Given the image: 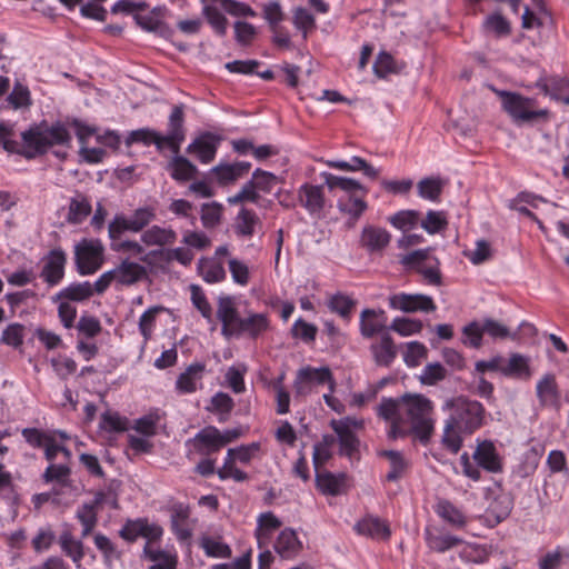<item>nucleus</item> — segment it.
<instances>
[{
	"mask_svg": "<svg viewBox=\"0 0 569 569\" xmlns=\"http://www.w3.org/2000/svg\"><path fill=\"white\" fill-rule=\"evenodd\" d=\"M376 412L389 423L390 439L413 436L427 445L435 431L433 403L420 393H405L399 398L383 397Z\"/></svg>",
	"mask_w": 569,
	"mask_h": 569,
	"instance_id": "nucleus-1",
	"label": "nucleus"
},
{
	"mask_svg": "<svg viewBox=\"0 0 569 569\" xmlns=\"http://www.w3.org/2000/svg\"><path fill=\"white\" fill-rule=\"evenodd\" d=\"M21 139L22 150L20 153L26 159L43 156L51 149L57 158L66 159L67 152L54 148L69 149L72 143V136L62 121H56L52 124H48L47 121L36 123L21 133Z\"/></svg>",
	"mask_w": 569,
	"mask_h": 569,
	"instance_id": "nucleus-2",
	"label": "nucleus"
},
{
	"mask_svg": "<svg viewBox=\"0 0 569 569\" xmlns=\"http://www.w3.org/2000/svg\"><path fill=\"white\" fill-rule=\"evenodd\" d=\"M500 98L502 110L511 121L518 126L533 124L546 121L549 117L548 109H537V101L516 91L493 90Z\"/></svg>",
	"mask_w": 569,
	"mask_h": 569,
	"instance_id": "nucleus-3",
	"label": "nucleus"
},
{
	"mask_svg": "<svg viewBox=\"0 0 569 569\" xmlns=\"http://www.w3.org/2000/svg\"><path fill=\"white\" fill-rule=\"evenodd\" d=\"M443 410L449 411L447 421L465 435L473 433L482 427L485 421L486 409L482 403L463 396L448 400Z\"/></svg>",
	"mask_w": 569,
	"mask_h": 569,
	"instance_id": "nucleus-4",
	"label": "nucleus"
},
{
	"mask_svg": "<svg viewBox=\"0 0 569 569\" xmlns=\"http://www.w3.org/2000/svg\"><path fill=\"white\" fill-rule=\"evenodd\" d=\"M327 385L328 389L336 391V379L329 367H301L293 381L295 396L307 397L312 393L315 387Z\"/></svg>",
	"mask_w": 569,
	"mask_h": 569,
	"instance_id": "nucleus-5",
	"label": "nucleus"
},
{
	"mask_svg": "<svg viewBox=\"0 0 569 569\" xmlns=\"http://www.w3.org/2000/svg\"><path fill=\"white\" fill-rule=\"evenodd\" d=\"M363 426V419L351 416L330 421V427L338 437L341 455L352 458L358 451L360 441L355 431L362 429Z\"/></svg>",
	"mask_w": 569,
	"mask_h": 569,
	"instance_id": "nucleus-6",
	"label": "nucleus"
},
{
	"mask_svg": "<svg viewBox=\"0 0 569 569\" xmlns=\"http://www.w3.org/2000/svg\"><path fill=\"white\" fill-rule=\"evenodd\" d=\"M103 246L99 240L80 241L74 249L77 270L81 276L96 273L103 264Z\"/></svg>",
	"mask_w": 569,
	"mask_h": 569,
	"instance_id": "nucleus-7",
	"label": "nucleus"
},
{
	"mask_svg": "<svg viewBox=\"0 0 569 569\" xmlns=\"http://www.w3.org/2000/svg\"><path fill=\"white\" fill-rule=\"evenodd\" d=\"M163 532L159 523L151 522L148 518H137L128 519L119 530V536L130 543L138 538L146 539V543H157L161 541Z\"/></svg>",
	"mask_w": 569,
	"mask_h": 569,
	"instance_id": "nucleus-8",
	"label": "nucleus"
},
{
	"mask_svg": "<svg viewBox=\"0 0 569 569\" xmlns=\"http://www.w3.org/2000/svg\"><path fill=\"white\" fill-rule=\"evenodd\" d=\"M229 256V246L222 244L216 248L212 257L200 258L197 263V269L200 277L207 283H219L224 281L227 278V272L224 270L222 259Z\"/></svg>",
	"mask_w": 569,
	"mask_h": 569,
	"instance_id": "nucleus-9",
	"label": "nucleus"
},
{
	"mask_svg": "<svg viewBox=\"0 0 569 569\" xmlns=\"http://www.w3.org/2000/svg\"><path fill=\"white\" fill-rule=\"evenodd\" d=\"M40 278L48 287L58 286L64 278L67 253L61 248L51 249L42 259Z\"/></svg>",
	"mask_w": 569,
	"mask_h": 569,
	"instance_id": "nucleus-10",
	"label": "nucleus"
},
{
	"mask_svg": "<svg viewBox=\"0 0 569 569\" xmlns=\"http://www.w3.org/2000/svg\"><path fill=\"white\" fill-rule=\"evenodd\" d=\"M217 318L221 322V335L226 338L233 337L242 319L234 297L228 295L218 297Z\"/></svg>",
	"mask_w": 569,
	"mask_h": 569,
	"instance_id": "nucleus-11",
	"label": "nucleus"
},
{
	"mask_svg": "<svg viewBox=\"0 0 569 569\" xmlns=\"http://www.w3.org/2000/svg\"><path fill=\"white\" fill-rule=\"evenodd\" d=\"M389 307L402 312H431L437 309L433 299L427 295L395 293L388 299Z\"/></svg>",
	"mask_w": 569,
	"mask_h": 569,
	"instance_id": "nucleus-12",
	"label": "nucleus"
},
{
	"mask_svg": "<svg viewBox=\"0 0 569 569\" xmlns=\"http://www.w3.org/2000/svg\"><path fill=\"white\" fill-rule=\"evenodd\" d=\"M170 530L179 543H190L192 538V525L190 521L191 509L182 502L173 503L170 509Z\"/></svg>",
	"mask_w": 569,
	"mask_h": 569,
	"instance_id": "nucleus-13",
	"label": "nucleus"
},
{
	"mask_svg": "<svg viewBox=\"0 0 569 569\" xmlns=\"http://www.w3.org/2000/svg\"><path fill=\"white\" fill-rule=\"evenodd\" d=\"M206 365L192 362L180 372L174 382V391L179 396L191 395L202 389Z\"/></svg>",
	"mask_w": 569,
	"mask_h": 569,
	"instance_id": "nucleus-14",
	"label": "nucleus"
},
{
	"mask_svg": "<svg viewBox=\"0 0 569 569\" xmlns=\"http://www.w3.org/2000/svg\"><path fill=\"white\" fill-rule=\"evenodd\" d=\"M298 200L300 206L312 217H320L327 206L323 186L303 183L299 187Z\"/></svg>",
	"mask_w": 569,
	"mask_h": 569,
	"instance_id": "nucleus-15",
	"label": "nucleus"
},
{
	"mask_svg": "<svg viewBox=\"0 0 569 569\" xmlns=\"http://www.w3.org/2000/svg\"><path fill=\"white\" fill-rule=\"evenodd\" d=\"M220 142L221 138L219 136L203 132L187 147V152L200 163L208 164L214 160Z\"/></svg>",
	"mask_w": 569,
	"mask_h": 569,
	"instance_id": "nucleus-16",
	"label": "nucleus"
},
{
	"mask_svg": "<svg viewBox=\"0 0 569 569\" xmlns=\"http://www.w3.org/2000/svg\"><path fill=\"white\" fill-rule=\"evenodd\" d=\"M106 493L98 491L93 499L78 507L76 518L81 523V538H87L98 523L99 508L106 501Z\"/></svg>",
	"mask_w": 569,
	"mask_h": 569,
	"instance_id": "nucleus-17",
	"label": "nucleus"
},
{
	"mask_svg": "<svg viewBox=\"0 0 569 569\" xmlns=\"http://www.w3.org/2000/svg\"><path fill=\"white\" fill-rule=\"evenodd\" d=\"M184 138L183 110L176 106L169 116L168 132L164 136L161 134V139L164 148H168L172 153H179Z\"/></svg>",
	"mask_w": 569,
	"mask_h": 569,
	"instance_id": "nucleus-18",
	"label": "nucleus"
},
{
	"mask_svg": "<svg viewBox=\"0 0 569 569\" xmlns=\"http://www.w3.org/2000/svg\"><path fill=\"white\" fill-rule=\"evenodd\" d=\"M142 558L152 562L148 569H177L178 553L174 548L154 547V543H144L142 548Z\"/></svg>",
	"mask_w": 569,
	"mask_h": 569,
	"instance_id": "nucleus-19",
	"label": "nucleus"
},
{
	"mask_svg": "<svg viewBox=\"0 0 569 569\" xmlns=\"http://www.w3.org/2000/svg\"><path fill=\"white\" fill-rule=\"evenodd\" d=\"M478 467L488 472L497 473L502 470V460L495 443L490 440H483L477 445L472 455Z\"/></svg>",
	"mask_w": 569,
	"mask_h": 569,
	"instance_id": "nucleus-20",
	"label": "nucleus"
},
{
	"mask_svg": "<svg viewBox=\"0 0 569 569\" xmlns=\"http://www.w3.org/2000/svg\"><path fill=\"white\" fill-rule=\"evenodd\" d=\"M251 163L238 161L234 163L219 162L210 169V174L214 177L220 186H228L243 178L250 170Z\"/></svg>",
	"mask_w": 569,
	"mask_h": 569,
	"instance_id": "nucleus-21",
	"label": "nucleus"
},
{
	"mask_svg": "<svg viewBox=\"0 0 569 569\" xmlns=\"http://www.w3.org/2000/svg\"><path fill=\"white\" fill-rule=\"evenodd\" d=\"M387 313L382 309H365L360 315V333L363 338L387 333Z\"/></svg>",
	"mask_w": 569,
	"mask_h": 569,
	"instance_id": "nucleus-22",
	"label": "nucleus"
},
{
	"mask_svg": "<svg viewBox=\"0 0 569 569\" xmlns=\"http://www.w3.org/2000/svg\"><path fill=\"white\" fill-rule=\"evenodd\" d=\"M355 531L371 539L387 540L391 536L389 523L379 517L368 515L357 521Z\"/></svg>",
	"mask_w": 569,
	"mask_h": 569,
	"instance_id": "nucleus-23",
	"label": "nucleus"
},
{
	"mask_svg": "<svg viewBox=\"0 0 569 569\" xmlns=\"http://www.w3.org/2000/svg\"><path fill=\"white\" fill-rule=\"evenodd\" d=\"M273 549L281 559L292 560L301 552L302 542L293 529L284 528L277 536Z\"/></svg>",
	"mask_w": 569,
	"mask_h": 569,
	"instance_id": "nucleus-24",
	"label": "nucleus"
},
{
	"mask_svg": "<svg viewBox=\"0 0 569 569\" xmlns=\"http://www.w3.org/2000/svg\"><path fill=\"white\" fill-rule=\"evenodd\" d=\"M112 272L116 278V284L118 286H132L142 280L147 274V270L142 264L129 259L121 260V262L112 269Z\"/></svg>",
	"mask_w": 569,
	"mask_h": 569,
	"instance_id": "nucleus-25",
	"label": "nucleus"
},
{
	"mask_svg": "<svg viewBox=\"0 0 569 569\" xmlns=\"http://www.w3.org/2000/svg\"><path fill=\"white\" fill-rule=\"evenodd\" d=\"M433 510L443 522L455 529H462L468 523V517L462 509L453 505L448 499H439L436 502Z\"/></svg>",
	"mask_w": 569,
	"mask_h": 569,
	"instance_id": "nucleus-26",
	"label": "nucleus"
},
{
	"mask_svg": "<svg viewBox=\"0 0 569 569\" xmlns=\"http://www.w3.org/2000/svg\"><path fill=\"white\" fill-rule=\"evenodd\" d=\"M321 177L330 190L339 189L346 193L345 197L368 194V188L353 178L336 176L329 172H322Z\"/></svg>",
	"mask_w": 569,
	"mask_h": 569,
	"instance_id": "nucleus-27",
	"label": "nucleus"
},
{
	"mask_svg": "<svg viewBox=\"0 0 569 569\" xmlns=\"http://www.w3.org/2000/svg\"><path fill=\"white\" fill-rule=\"evenodd\" d=\"M281 520L271 511L261 512L257 518L254 537L259 549L268 546L273 532L281 527Z\"/></svg>",
	"mask_w": 569,
	"mask_h": 569,
	"instance_id": "nucleus-28",
	"label": "nucleus"
},
{
	"mask_svg": "<svg viewBox=\"0 0 569 569\" xmlns=\"http://www.w3.org/2000/svg\"><path fill=\"white\" fill-rule=\"evenodd\" d=\"M326 164L329 168L347 171V172H358L361 171L365 177L375 180L380 174V169L375 168L370 163H368L363 158L358 156H352L349 161L346 160H327Z\"/></svg>",
	"mask_w": 569,
	"mask_h": 569,
	"instance_id": "nucleus-29",
	"label": "nucleus"
},
{
	"mask_svg": "<svg viewBox=\"0 0 569 569\" xmlns=\"http://www.w3.org/2000/svg\"><path fill=\"white\" fill-rule=\"evenodd\" d=\"M194 448L199 453L209 455L223 447L221 432L213 426L198 431L193 438Z\"/></svg>",
	"mask_w": 569,
	"mask_h": 569,
	"instance_id": "nucleus-30",
	"label": "nucleus"
},
{
	"mask_svg": "<svg viewBox=\"0 0 569 569\" xmlns=\"http://www.w3.org/2000/svg\"><path fill=\"white\" fill-rule=\"evenodd\" d=\"M377 366L390 367L397 358V348L389 333H382L380 339L370 346Z\"/></svg>",
	"mask_w": 569,
	"mask_h": 569,
	"instance_id": "nucleus-31",
	"label": "nucleus"
},
{
	"mask_svg": "<svg viewBox=\"0 0 569 569\" xmlns=\"http://www.w3.org/2000/svg\"><path fill=\"white\" fill-rule=\"evenodd\" d=\"M348 476L343 472L332 473L329 471L318 472L316 476V483L318 489L329 496H339L347 491Z\"/></svg>",
	"mask_w": 569,
	"mask_h": 569,
	"instance_id": "nucleus-32",
	"label": "nucleus"
},
{
	"mask_svg": "<svg viewBox=\"0 0 569 569\" xmlns=\"http://www.w3.org/2000/svg\"><path fill=\"white\" fill-rule=\"evenodd\" d=\"M390 233L379 227L366 226L362 229L360 242L368 251L375 252L386 248L390 242Z\"/></svg>",
	"mask_w": 569,
	"mask_h": 569,
	"instance_id": "nucleus-33",
	"label": "nucleus"
},
{
	"mask_svg": "<svg viewBox=\"0 0 569 569\" xmlns=\"http://www.w3.org/2000/svg\"><path fill=\"white\" fill-rule=\"evenodd\" d=\"M269 328V319L266 313H249L246 318H242L236 335L233 337H240L247 335L250 338L256 339Z\"/></svg>",
	"mask_w": 569,
	"mask_h": 569,
	"instance_id": "nucleus-34",
	"label": "nucleus"
},
{
	"mask_svg": "<svg viewBox=\"0 0 569 569\" xmlns=\"http://www.w3.org/2000/svg\"><path fill=\"white\" fill-rule=\"evenodd\" d=\"M538 87L546 96L569 106V78L551 77L540 81Z\"/></svg>",
	"mask_w": 569,
	"mask_h": 569,
	"instance_id": "nucleus-35",
	"label": "nucleus"
},
{
	"mask_svg": "<svg viewBox=\"0 0 569 569\" xmlns=\"http://www.w3.org/2000/svg\"><path fill=\"white\" fill-rule=\"evenodd\" d=\"M261 226L262 222L253 210L242 208L236 217L234 233L240 238L249 239L254 234L257 227Z\"/></svg>",
	"mask_w": 569,
	"mask_h": 569,
	"instance_id": "nucleus-36",
	"label": "nucleus"
},
{
	"mask_svg": "<svg viewBox=\"0 0 569 569\" xmlns=\"http://www.w3.org/2000/svg\"><path fill=\"white\" fill-rule=\"evenodd\" d=\"M61 551L69 557L77 568H80L84 557V547L81 539L74 538L70 530H63L59 536Z\"/></svg>",
	"mask_w": 569,
	"mask_h": 569,
	"instance_id": "nucleus-37",
	"label": "nucleus"
},
{
	"mask_svg": "<svg viewBox=\"0 0 569 569\" xmlns=\"http://www.w3.org/2000/svg\"><path fill=\"white\" fill-rule=\"evenodd\" d=\"M537 397L542 406H557L559 402L560 393L552 373H546L537 382L536 386Z\"/></svg>",
	"mask_w": 569,
	"mask_h": 569,
	"instance_id": "nucleus-38",
	"label": "nucleus"
},
{
	"mask_svg": "<svg viewBox=\"0 0 569 569\" xmlns=\"http://www.w3.org/2000/svg\"><path fill=\"white\" fill-rule=\"evenodd\" d=\"M176 240L177 232L172 228H164L157 224L146 229L141 234V241L149 247L172 244Z\"/></svg>",
	"mask_w": 569,
	"mask_h": 569,
	"instance_id": "nucleus-39",
	"label": "nucleus"
},
{
	"mask_svg": "<svg viewBox=\"0 0 569 569\" xmlns=\"http://www.w3.org/2000/svg\"><path fill=\"white\" fill-rule=\"evenodd\" d=\"M502 375L516 379L529 380L532 376L529 358L521 353H511L508 362L505 361Z\"/></svg>",
	"mask_w": 569,
	"mask_h": 569,
	"instance_id": "nucleus-40",
	"label": "nucleus"
},
{
	"mask_svg": "<svg viewBox=\"0 0 569 569\" xmlns=\"http://www.w3.org/2000/svg\"><path fill=\"white\" fill-rule=\"evenodd\" d=\"M163 418L164 412L162 410L152 408L144 416L136 419L132 428L143 437L150 438L157 435L159 423Z\"/></svg>",
	"mask_w": 569,
	"mask_h": 569,
	"instance_id": "nucleus-41",
	"label": "nucleus"
},
{
	"mask_svg": "<svg viewBox=\"0 0 569 569\" xmlns=\"http://www.w3.org/2000/svg\"><path fill=\"white\" fill-rule=\"evenodd\" d=\"M173 158L168 164L170 176L178 182H184L192 179L197 172V167L186 157L173 153Z\"/></svg>",
	"mask_w": 569,
	"mask_h": 569,
	"instance_id": "nucleus-42",
	"label": "nucleus"
},
{
	"mask_svg": "<svg viewBox=\"0 0 569 569\" xmlns=\"http://www.w3.org/2000/svg\"><path fill=\"white\" fill-rule=\"evenodd\" d=\"M93 296L92 284L89 281L72 282L66 288L61 289L53 298L57 300H69V301H84Z\"/></svg>",
	"mask_w": 569,
	"mask_h": 569,
	"instance_id": "nucleus-43",
	"label": "nucleus"
},
{
	"mask_svg": "<svg viewBox=\"0 0 569 569\" xmlns=\"http://www.w3.org/2000/svg\"><path fill=\"white\" fill-rule=\"evenodd\" d=\"M421 213L418 210H400L388 218L389 223L402 231L408 232L420 226Z\"/></svg>",
	"mask_w": 569,
	"mask_h": 569,
	"instance_id": "nucleus-44",
	"label": "nucleus"
},
{
	"mask_svg": "<svg viewBox=\"0 0 569 569\" xmlns=\"http://www.w3.org/2000/svg\"><path fill=\"white\" fill-rule=\"evenodd\" d=\"M482 31L497 38L508 37L511 33L510 22L499 12L485 18L481 24Z\"/></svg>",
	"mask_w": 569,
	"mask_h": 569,
	"instance_id": "nucleus-45",
	"label": "nucleus"
},
{
	"mask_svg": "<svg viewBox=\"0 0 569 569\" xmlns=\"http://www.w3.org/2000/svg\"><path fill=\"white\" fill-rule=\"evenodd\" d=\"M365 198L366 196L360 194L351 197H340L337 201V207L340 212L348 214L355 220H358L368 209V204Z\"/></svg>",
	"mask_w": 569,
	"mask_h": 569,
	"instance_id": "nucleus-46",
	"label": "nucleus"
},
{
	"mask_svg": "<svg viewBox=\"0 0 569 569\" xmlns=\"http://www.w3.org/2000/svg\"><path fill=\"white\" fill-rule=\"evenodd\" d=\"M138 142H141L144 146L154 144L158 151H162L164 149L161 134L149 128L133 130L126 138L127 147Z\"/></svg>",
	"mask_w": 569,
	"mask_h": 569,
	"instance_id": "nucleus-47",
	"label": "nucleus"
},
{
	"mask_svg": "<svg viewBox=\"0 0 569 569\" xmlns=\"http://www.w3.org/2000/svg\"><path fill=\"white\" fill-rule=\"evenodd\" d=\"M199 546L210 558H230L232 553L230 546L223 542L221 538L202 536Z\"/></svg>",
	"mask_w": 569,
	"mask_h": 569,
	"instance_id": "nucleus-48",
	"label": "nucleus"
},
{
	"mask_svg": "<svg viewBox=\"0 0 569 569\" xmlns=\"http://www.w3.org/2000/svg\"><path fill=\"white\" fill-rule=\"evenodd\" d=\"M426 541L428 547L436 552H446L458 545L462 543V539L451 533H431L426 531Z\"/></svg>",
	"mask_w": 569,
	"mask_h": 569,
	"instance_id": "nucleus-49",
	"label": "nucleus"
},
{
	"mask_svg": "<svg viewBox=\"0 0 569 569\" xmlns=\"http://www.w3.org/2000/svg\"><path fill=\"white\" fill-rule=\"evenodd\" d=\"M167 309L162 306L148 308L139 318L138 328L144 342L149 341L156 329L157 316Z\"/></svg>",
	"mask_w": 569,
	"mask_h": 569,
	"instance_id": "nucleus-50",
	"label": "nucleus"
},
{
	"mask_svg": "<svg viewBox=\"0 0 569 569\" xmlns=\"http://www.w3.org/2000/svg\"><path fill=\"white\" fill-rule=\"evenodd\" d=\"M96 548L102 553L106 565L111 566L113 561L119 560L122 552L116 543L106 535L98 532L93 537Z\"/></svg>",
	"mask_w": 569,
	"mask_h": 569,
	"instance_id": "nucleus-51",
	"label": "nucleus"
},
{
	"mask_svg": "<svg viewBox=\"0 0 569 569\" xmlns=\"http://www.w3.org/2000/svg\"><path fill=\"white\" fill-rule=\"evenodd\" d=\"M546 468L548 470L547 477L560 475L566 480L569 479V466L567 457L561 450H551L548 453Z\"/></svg>",
	"mask_w": 569,
	"mask_h": 569,
	"instance_id": "nucleus-52",
	"label": "nucleus"
},
{
	"mask_svg": "<svg viewBox=\"0 0 569 569\" xmlns=\"http://www.w3.org/2000/svg\"><path fill=\"white\" fill-rule=\"evenodd\" d=\"M57 435L60 436L62 439L68 438L63 431L52 432V436L49 439V441H47V443L42 447L44 450V457L49 462H53L57 459L58 455H62L63 460L70 462L72 453L70 449H68L66 446L57 441Z\"/></svg>",
	"mask_w": 569,
	"mask_h": 569,
	"instance_id": "nucleus-53",
	"label": "nucleus"
},
{
	"mask_svg": "<svg viewBox=\"0 0 569 569\" xmlns=\"http://www.w3.org/2000/svg\"><path fill=\"white\" fill-rule=\"evenodd\" d=\"M260 451L259 442H251L249 445H241L236 448H229L224 458L230 459L232 462L249 465Z\"/></svg>",
	"mask_w": 569,
	"mask_h": 569,
	"instance_id": "nucleus-54",
	"label": "nucleus"
},
{
	"mask_svg": "<svg viewBox=\"0 0 569 569\" xmlns=\"http://www.w3.org/2000/svg\"><path fill=\"white\" fill-rule=\"evenodd\" d=\"M448 226L447 213L442 210H428L426 218H420V227L429 234H436Z\"/></svg>",
	"mask_w": 569,
	"mask_h": 569,
	"instance_id": "nucleus-55",
	"label": "nucleus"
},
{
	"mask_svg": "<svg viewBox=\"0 0 569 569\" xmlns=\"http://www.w3.org/2000/svg\"><path fill=\"white\" fill-rule=\"evenodd\" d=\"M223 216V206L217 201L203 203L200 211V220L206 229H213L220 224Z\"/></svg>",
	"mask_w": 569,
	"mask_h": 569,
	"instance_id": "nucleus-56",
	"label": "nucleus"
},
{
	"mask_svg": "<svg viewBox=\"0 0 569 569\" xmlns=\"http://www.w3.org/2000/svg\"><path fill=\"white\" fill-rule=\"evenodd\" d=\"M490 551L487 546L468 543L459 552V558L468 563H485L489 560Z\"/></svg>",
	"mask_w": 569,
	"mask_h": 569,
	"instance_id": "nucleus-57",
	"label": "nucleus"
},
{
	"mask_svg": "<svg viewBox=\"0 0 569 569\" xmlns=\"http://www.w3.org/2000/svg\"><path fill=\"white\" fill-rule=\"evenodd\" d=\"M418 196L425 200L438 201L442 192V182L439 178H423L417 184Z\"/></svg>",
	"mask_w": 569,
	"mask_h": 569,
	"instance_id": "nucleus-58",
	"label": "nucleus"
},
{
	"mask_svg": "<svg viewBox=\"0 0 569 569\" xmlns=\"http://www.w3.org/2000/svg\"><path fill=\"white\" fill-rule=\"evenodd\" d=\"M233 407V399L228 393L220 391L211 397L210 405L207 409L220 415L219 421H224L231 413Z\"/></svg>",
	"mask_w": 569,
	"mask_h": 569,
	"instance_id": "nucleus-59",
	"label": "nucleus"
},
{
	"mask_svg": "<svg viewBox=\"0 0 569 569\" xmlns=\"http://www.w3.org/2000/svg\"><path fill=\"white\" fill-rule=\"evenodd\" d=\"M202 16L206 18L208 23L212 27L214 32L219 36L227 33V18L219 11L213 4H206L202 7Z\"/></svg>",
	"mask_w": 569,
	"mask_h": 569,
	"instance_id": "nucleus-60",
	"label": "nucleus"
},
{
	"mask_svg": "<svg viewBox=\"0 0 569 569\" xmlns=\"http://www.w3.org/2000/svg\"><path fill=\"white\" fill-rule=\"evenodd\" d=\"M124 232L138 233L132 224L131 217H127L123 213H117L108 226L109 238L110 240L122 238Z\"/></svg>",
	"mask_w": 569,
	"mask_h": 569,
	"instance_id": "nucleus-61",
	"label": "nucleus"
},
{
	"mask_svg": "<svg viewBox=\"0 0 569 569\" xmlns=\"http://www.w3.org/2000/svg\"><path fill=\"white\" fill-rule=\"evenodd\" d=\"M228 268L231 274L232 281L240 286L246 287L250 282V269L249 266L238 258H229Z\"/></svg>",
	"mask_w": 569,
	"mask_h": 569,
	"instance_id": "nucleus-62",
	"label": "nucleus"
},
{
	"mask_svg": "<svg viewBox=\"0 0 569 569\" xmlns=\"http://www.w3.org/2000/svg\"><path fill=\"white\" fill-rule=\"evenodd\" d=\"M427 355L428 350L423 343L410 341L406 345L403 361L409 368H416L427 358Z\"/></svg>",
	"mask_w": 569,
	"mask_h": 569,
	"instance_id": "nucleus-63",
	"label": "nucleus"
},
{
	"mask_svg": "<svg viewBox=\"0 0 569 569\" xmlns=\"http://www.w3.org/2000/svg\"><path fill=\"white\" fill-rule=\"evenodd\" d=\"M318 333V328L313 323L298 318L291 327V336L295 339H300L305 343L315 342Z\"/></svg>",
	"mask_w": 569,
	"mask_h": 569,
	"instance_id": "nucleus-64",
	"label": "nucleus"
}]
</instances>
